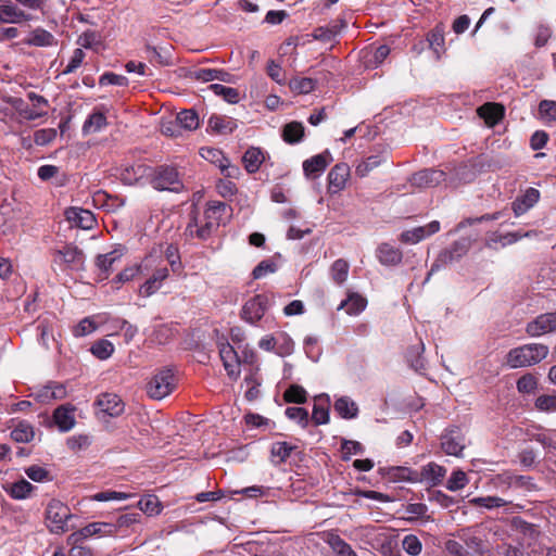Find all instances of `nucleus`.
<instances>
[{"label": "nucleus", "mask_w": 556, "mask_h": 556, "mask_svg": "<svg viewBox=\"0 0 556 556\" xmlns=\"http://www.w3.org/2000/svg\"><path fill=\"white\" fill-rule=\"evenodd\" d=\"M176 387L175 376L169 368L159 370L148 382L147 393L153 400L169 395Z\"/></svg>", "instance_id": "nucleus-5"}, {"label": "nucleus", "mask_w": 556, "mask_h": 556, "mask_svg": "<svg viewBox=\"0 0 556 556\" xmlns=\"http://www.w3.org/2000/svg\"><path fill=\"white\" fill-rule=\"evenodd\" d=\"M156 258L149 254L140 264L127 267L122 270L114 279L113 283L121 285L132 280L136 276L148 273L154 266Z\"/></svg>", "instance_id": "nucleus-15"}, {"label": "nucleus", "mask_w": 556, "mask_h": 556, "mask_svg": "<svg viewBox=\"0 0 556 556\" xmlns=\"http://www.w3.org/2000/svg\"><path fill=\"white\" fill-rule=\"evenodd\" d=\"M467 241H457L452 245L451 250L445 251L444 253L441 254V258L444 262H453L463 256L467 252Z\"/></svg>", "instance_id": "nucleus-52"}, {"label": "nucleus", "mask_w": 556, "mask_h": 556, "mask_svg": "<svg viewBox=\"0 0 556 556\" xmlns=\"http://www.w3.org/2000/svg\"><path fill=\"white\" fill-rule=\"evenodd\" d=\"M115 535V527H113L112 522H102L96 521L90 522L81 529L73 532L68 535L67 542H83L92 536L103 538V536H114Z\"/></svg>", "instance_id": "nucleus-8"}, {"label": "nucleus", "mask_w": 556, "mask_h": 556, "mask_svg": "<svg viewBox=\"0 0 556 556\" xmlns=\"http://www.w3.org/2000/svg\"><path fill=\"white\" fill-rule=\"evenodd\" d=\"M540 200V192L535 188H528L511 203V210L516 217H520L531 210Z\"/></svg>", "instance_id": "nucleus-13"}, {"label": "nucleus", "mask_w": 556, "mask_h": 556, "mask_svg": "<svg viewBox=\"0 0 556 556\" xmlns=\"http://www.w3.org/2000/svg\"><path fill=\"white\" fill-rule=\"evenodd\" d=\"M66 219L81 229H91L96 224V218L89 210L80 207H70L65 211Z\"/></svg>", "instance_id": "nucleus-20"}, {"label": "nucleus", "mask_w": 556, "mask_h": 556, "mask_svg": "<svg viewBox=\"0 0 556 556\" xmlns=\"http://www.w3.org/2000/svg\"><path fill=\"white\" fill-rule=\"evenodd\" d=\"M548 354V346L541 343H529L511 349L505 358L509 368H521L535 365Z\"/></svg>", "instance_id": "nucleus-2"}, {"label": "nucleus", "mask_w": 556, "mask_h": 556, "mask_svg": "<svg viewBox=\"0 0 556 556\" xmlns=\"http://www.w3.org/2000/svg\"><path fill=\"white\" fill-rule=\"evenodd\" d=\"M227 205L223 202H212L204 212L203 218L200 219L198 214L192 213L186 232L190 237L206 239L212 230L220 223L222 215L226 211Z\"/></svg>", "instance_id": "nucleus-1"}, {"label": "nucleus", "mask_w": 556, "mask_h": 556, "mask_svg": "<svg viewBox=\"0 0 556 556\" xmlns=\"http://www.w3.org/2000/svg\"><path fill=\"white\" fill-rule=\"evenodd\" d=\"M176 123L187 130H194L199 127V117L193 110H184L177 114Z\"/></svg>", "instance_id": "nucleus-43"}, {"label": "nucleus", "mask_w": 556, "mask_h": 556, "mask_svg": "<svg viewBox=\"0 0 556 556\" xmlns=\"http://www.w3.org/2000/svg\"><path fill=\"white\" fill-rule=\"evenodd\" d=\"M367 306V300L356 292H349L348 298L341 302L338 309H345L349 315H358Z\"/></svg>", "instance_id": "nucleus-26"}, {"label": "nucleus", "mask_w": 556, "mask_h": 556, "mask_svg": "<svg viewBox=\"0 0 556 556\" xmlns=\"http://www.w3.org/2000/svg\"><path fill=\"white\" fill-rule=\"evenodd\" d=\"M264 160L265 156L263 151L260 148L255 147L249 148L242 156L244 168L250 174L256 173L260 169Z\"/></svg>", "instance_id": "nucleus-29"}, {"label": "nucleus", "mask_w": 556, "mask_h": 556, "mask_svg": "<svg viewBox=\"0 0 556 556\" xmlns=\"http://www.w3.org/2000/svg\"><path fill=\"white\" fill-rule=\"evenodd\" d=\"M208 126L217 132L226 134L232 131L233 122L229 118L212 115L208 118Z\"/></svg>", "instance_id": "nucleus-50"}, {"label": "nucleus", "mask_w": 556, "mask_h": 556, "mask_svg": "<svg viewBox=\"0 0 556 556\" xmlns=\"http://www.w3.org/2000/svg\"><path fill=\"white\" fill-rule=\"evenodd\" d=\"M328 543L337 556H357L353 548L339 535H330Z\"/></svg>", "instance_id": "nucleus-48"}, {"label": "nucleus", "mask_w": 556, "mask_h": 556, "mask_svg": "<svg viewBox=\"0 0 556 556\" xmlns=\"http://www.w3.org/2000/svg\"><path fill=\"white\" fill-rule=\"evenodd\" d=\"M26 43L35 47H51L55 43L54 36L42 28H36L26 40Z\"/></svg>", "instance_id": "nucleus-36"}, {"label": "nucleus", "mask_w": 556, "mask_h": 556, "mask_svg": "<svg viewBox=\"0 0 556 556\" xmlns=\"http://www.w3.org/2000/svg\"><path fill=\"white\" fill-rule=\"evenodd\" d=\"M269 306L270 299L267 294H256L244 303L241 317L247 323L255 325L263 318Z\"/></svg>", "instance_id": "nucleus-7"}, {"label": "nucleus", "mask_w": 556, "mask_h": 556, "mask_svg": "<svg viewBox=\"0 0 556 556\" xmlns=\"http://www.w3.org/2000/svg\"><path fill=\"white\" fill-rule=\"evenodd\" d=\"M429 47L434 51L438 58L444 51V28L437 25L427 36Z\"/></svg>", "instance_id": "nucleus-38"}, {"label": "nucleus", "mask_w": 556, "mask_h": 556, "mask_svg": "<svg viewBox=\"0 0 556 556\" xmlns=\"http://www.w3.org/2000/svg\"><path fill=\"white\" fill-rule=\"evenodd\" d=\"M139 509L148 516L159 515L162 504L155 495H147L138 502Z\"/></svg>", "instance_id": "nucleus-42"}, {"label": "nucleus", "mask_w": 556, "mask_h": 556, "mask_svg": "<svg viewBox=\"0 0 556 556\" xmlns=\"http://www.w3.org/2000/svg\"><path fill=\"white\" fill-rule=\"evenodd\" d=\"M53 419L60 431H70L76 424L74 408L68 405L58 407L53 413Z\"/></svg>", "instance_id": "nucleus-22"}, {"label": "nucleus", "mask_w": 556, "mask_h": 556, "mask_svg": "<svg viewBox=\"0 0 556 556\" xmlns=\"http://www.w3.org/2000/svg\"><path fill=\"white\" fill-rule=\"evenodd\" d=\"M479 116L490 127L498 123L503 116V108L496 103H485L478 109Z\"/></svg>", "instance_id": "nucleus-32"}, {"label": "nucleus", "mask_w": 556, "mask_h": 556, "mask_svg": "<svg viewBox=\"0 0 556 556\" xmlns=\"http://www.w3.org/2000/svg\"><path fill=\"white\" fill-rule=\"evenodd\" d=\"M151 185L160 191L180 192L185 189L178 170L174 166L162 165L151 170Z\"/></svg>", "instance_id": "nucleus-4"}, {"label": "nucleus", "mask_w": 556, "mask_h": 556, "mask_svg": "<svg viewBox=\"0 0 556 556\" xmlns=\"http://www.w3.org/2000/svg\"><path fill=\"white\" fill-rule=\"evenodd\" d=\"M208 89H211L214 94L223 97L229 103H237L240 99L239 91L232 87H226L220 84H212Z\"/></svg>", "instance_id": "nucleus-45"}, {"label": "nucleus", "mask_w": 556, "mask_h": 556, "mask_svg": "<svg viewBox=\"0 0 556 556\" xmlns=\"http://www.w3.org/2000/svg\"><path fill=\"white\" fill-rule=\"evenodd\" d=\"M56 137L54 128L39 129L34 135V141L38 146H46Z\"/></svg>", "instance_id": "nucleus-64"}, {"label": "nucleus", "mask_w": 556, "mask_h": 556, "mask_svg": "<svg viewBox=\"0 0 556 556\" xmlns=\"http://www.w3.org/2000/svg\"><path fill=\"white\" fill-rule=\"evenodd\" d=\"M389 479L399 482V481H408V482H417L419 481L418 472L407 468V467H392L388 471Z\"/></svg>", "instance_id": "nucleus-39"}, {"label": "nucleus", "mask_w": 556, "mask_h": 556, "mask_svg": "<svg viewBox=\"0 0 556 556\" xmlns=\"http://www.w3.org/2000/svg\"><path fill=\"white\" fill-rule=\"evenodd\" d=\"M91 353L99 359L109 358L114 352V345L106 339L96 341L91 348Z\"/></svg>", "instance_id": "nucleus-46"}, {"label": "nucleus", "mask_w": 556, "mask_h": 556, "mask_svg": "<svg viewBox=\"0 0 556 556\" xmlns=\"http://www.w3.org/2000/svg\"><path fill=\"white\" fill-rule=\"evenodd\" d=\"M333 161L331 153L326 150L303 162V172L307 178L319 177Z\"/></svg>", "instance_id": "nucleus-12"}, {"label": "nucleus", "mask_w": 556, "mask_h": 556, "mask_svg": "<svg viewBox=\"0 0 556 556\" xmlns=\"http://www.w3.org/2000/svg\"><path fill=\"white\" fill-rule=\"evenodd\" d=\"M377 257L382 265L394 266L401 263L402 251L389 243H382L377 250Z\"/></svg>", "instance_id": "nucleus-25"}, {"label": "nucleus", "mask_w": 556, "mask_h": 556, "mask_svg": "<svg viewBox=\"0 0 556 556\" xmlns=\"http://www.w3.org/2000/svg\"><path fill=\"white\" fill-rule=\"evenodd\" d=\"M109 321V317L105 314L89 316L81 319L77 326L73 329V334L77 338L86 337L92 332H94L99 324H104Z\"/></svg>", "instance_id": "nucleus-21"}, {"label": "nucleus", "mask_w": 556, "mask_h": 556, "mask_svg": "<svg viewBox=\"0 0 556 556\" xmlns=\"http://www.w3.org/2000/svg\"><path fill=\"white\" fill-rule=\"evenodd\" d=\"M65 395L63 386H47L38 393V399L41 402H49L51 400L62 399Z\"/></svg>", "instance_id": "nucleus-53"}, {"label": "nucleus", "mask_w": 556, "mask_h": 556, "mask_svg": "<svg viewBox=\"0 0 556 556\" xmlns=\"http://www.w3.org/2000/svg\"><path fill=\"white\" fill-rule=\"evenodd\" d=\"M131 494L117 492V491H104L96 493L91 498L97 502H109V501H124L130 498Z\"/></svg>", "instance_id": "nucleus-58"}, {"label": "nucleus", "mask_w": 556, "mask_h": 556, "mask_svg": "<svg viewBox=\"0 0 556 556\" xmlns=\"http://www.w3.org/2000/svg\"><path fill=\"white\" fill-rule=\"evenodd\" d=\"M418 475L420 481H427L435 485L440 483L444 478L445 469L435 463H429L428 465L422 467L420 473Z\"/></svg>", "instance_id": "nucleus-33"}, {"label": "nucleus", "mask_w": 556, "mask_h": 556, "mask_svg": "<svg viewBox=\"0 0 556 556\" xmlns=\"http://www.w3.org/2000/svg\"><path fill=\"white\" fill-rule=\"evenodd\" d=\"M445 180V173L441 169H424L413 175L410 181L418 188H432Z\"/></svg>", "instance_id": "nucleus-16"}, {"label": "nucleus", "mask_w": 556, "mask_h": 556, "mask_svg": "<svg viewBox=\"0 0 556 556\" xmlns=\"http://www.w3.org/2000/svg\"><path fill=\"white\" fill-rule=\"evenodd\" d=\"M200 154L204 160L215 164L226 177L238 178L240 176V168L232 165L220 150L206 147L200 150Z\"/></svg>", "instance_id": "nucleus-9"}, {"label": "nucleus", "mask_w": 556, "mask_h": 556, "mask_svg": "<svg viewBox=\"0 0 556 556\" xmlns=\"http://www.w3.org/2000/svg\"><path fill=\"white\" fill-rule=\"evenodd\" d=\"M361 535L367 544L376 549L390 536L387 531L375 526L361 528Z\"/></svg>", "instance_id": "nucleus-28"}, {"label": "nucleus", "mask_w": 556, "mask_h": 556, "mask_svg": "<svg viewBox=\"0 0 556 556\" xmlns=\"http://www.w3.org/2000/svg\"><path fill=\"white\" fill-rule=\"evenodd\" d=\"M350 176V167L345 163L334 165L328 174V189L331 193H338L344 189Z\"/></svg>", "instance_id": "nucleus-17"}, {"label": "nucleus", "mask_w": 556, "mask_h": 556, "mask_svg": "<svg viewBox=\"0 0 556 556\" xmlns=\"http://www.w3.org/2000/svg\"><path fill=\"white\" fill-rule=\"evenodd\" d=\"M535 407L541 412H556V395H541L535 400Z\"/></svg>", "instance_id": "nucleus-62"}, {"label": "nucleus", "mask_w": 556, "mask_h": 556, "mask_svg": "<svg viewBox=\"0 0 556 556\" xmlns=\"http://www.w3.org/2000/svg\"><path fill=\"white\" fill-rule=\"evenodd\" d=\"M466 446V439L458 428L446 430L441 435V447L447 455L459 457Z\"/></svg>", "instance_id": "nucleus-10"}, {"label": "nucleus", "mask_w": 556, "mask_h": 556, "mask_svg": "<svg viewBox=\"0 0 556 556\" xmlns=\"http://www.w3.org/2000/svg\"><path fill=\"white\" fill-rule=\"evenodd\" d=\"M84 59L85 52L80 48L75 49L68 64L63 70V74L67 75L75 72L83 64Z\"/></svg>", "instance_id": "nucleus-63"}, {"label": "nucleus", "mask_w": 556, "mask_h": 556, "mask_svg": "<svg viewBox=\"0 0 556 556\" xmlns=\"http://www.w3.org/2000/svg\"><path fill=\"white\" fill-rule=\"evenodd\" d=\"M35 486L25 479L12 483L5 491L14 500H26L30 496Z\"/></svg>", "instance_id": "nucleus-35"}, {"label": "nucleus", "mask_w": 556, "mask_h": 556, "mask_svg": "<svg viewBox=\"0 0 556 556\" xmlns=\"http://www.w3.org/2000/svg\"><path fill=\"white\" fill-rule=\"evenodd\" d=\"M290 88L298 93H309L315 88V80L308 77L295 78L290 81Z\"/></svg>", "instance_id": "nucleus-57"}, {"label": "nucleus", "mask_w": 556, "mask_h": 556, "mask_svg": "<svg viewBox=\"0 0 556 556\" xmlns=\"http://www.w3.org/2000/svg\"><path fill=\"white\" fill-rule=\"evenodd\" d=\"M286 416L296 421L302 427H305L308 424V413L305 408L302 407H288L286 409Z\"/></svg>", "instance_id": "nucleus-60"}, {"label": "nucleus", "mask_w": 556, "mask_h": 556, "mask_svg": "<svg viewBox=\"0 0 556 556\" xmlns=\"http://www.w3.org/2000/svg\"><path fill=\"white\" fill-rule=\"evenodd\" d=\"M304 136V127L301 123L291 122L283 128V139L288 143H296Z\"/></svg>", "instance_id": "nucleus-44"}, {"label": "nucleus", "mask_w": 556, "mask_h": 556, "mask_svg": "<svg viewBox=\"0 0 556 556\" xmlns=\"http://www.w3.org/2000/svg\"><path fill=\"white\" fill-rule=\"evenodd\" d=\"M440 230V223L432 220L426 226L416 227L401 233V241L408 244H416L425 238L438 232Z\"/></svg>", "instance_id": "nucleus-14"}, {"label": "nucleus", "mask_w": 556, "mask_h": 556, "mask_svg": "<svg viewBox=\"0 0 556 556\" xmlns=\"http://www.w3.org/2000/svg\"><path fill=\"white\" fill-rule=\"evenodd\" d=\"M554 331H556V311L539 315L526 327V332L530 337H540Z\"/></svg>", "instance_id": "nucleus-11"}, {"label": "nucleus", "mask_w": 556, "mask_h": 556, "mask_svg": "<svg viewBox=\"0 0 556 556\" xmlns=\"http://www.w3.org/2000/svg\"><path fill=\"white\" fill-rule=\"evenodd\" d=\"M219 356L223 361L225 370L231 379H237L240 375V362L235 349L229 344H222Z\"/></svg>", "instance_id": "nucleus-18"}, {"label": "nucleus", "mask_w": 556, "mask_h": 556, "mask_svg": "<svg viewBox=\"0 0 556 556\" xmlns=\"http://www.w3.org/2000/svg\"><path fill=\"white\" fill-rule=\"evenodd\" d=\"M106 126V117L101 112H93L85 121L83 125V132L85 135L101 131Z\"/></svg>", "instance_id": "nucleus-37"}, {"label": "nucleus", "mask_w": 556, "mask_h": 556, "mask_svg": "<svg viewBox=\"0 0 556 556\" xmlns=\"http://www.w3.org/2000/svg\"><path fill=\"white\" fill-rule=\"evenodd\" d=\"M73 517L67 505L59 500H51L46 508V522L49 531L62 534L68 531V520Z\"/></svg>", "instance_id": "nucleus-3"}, {"label": "nucleus", "mask_w": 556, "mask_h": 556, "mask_svg": "<svg viewBox=\"0 0 556 556\" xmlns=\"http://www.w3.org/2000/svg\"><path fill=\"white\" fill-rule=\"evenodd\" d=\"M470 503L478 507H484L486 509L502 507L507 504V502L498 496H483V497H475L470 501Z\"/></svg>", "instance_id": "nucleus-54"}, {"label": "nucleus", "mask_w": 556, "mask_h": 556, "mask_svg": "<svg viewBox=\"0 0 556 556\" xmlns=\"http://www.w3.org/2000/svg\"><path fill=\"white\" fill-rule=\"evenodd\" d=\"M468 483V478L466 472L463 470H455L452 472L451 477L446 482L447 490L452 492H456L458 490L464 489Z\"/></svg>", "instance_id": "nucleus-51"}, {"label": "nucleus", "mask_w": 556, "mask_h": 556, "mask_svg": "<svg viewBox=\"0 0 556 556\" xmlns=\"http://www.w3.org/2000/svg\"><path fill=\"white\" fill-rule=\"evenodd\" d=\"M402 547L408 555L417 556L421 553L422 544L416 535L408 534L403 538Z\"/></svg>", "instance_id": "nucleus-55"}, {"label": "nucleus", "mask_w": 556, "mask_h": 556, "mask_svg": "<svg viewBox=\"0 0 556 556\" xmlns=\"http://www.w3.org/2000/svg\"><path fill=\"white\" fill-rule=\"evenodd\" d=\"M329 395L320 394L315 397L312 418L316 425H326L329 422Z\"/></svg>", "instance_id": "nucleus-27"}, {"label": "nucleus", "mask_w": 556, "mask_h": 556, "mask_svg": "<svg viewBox=\"0 0 556 556\" xmlns=\"http://www.w3.org/2000/svg\"><path fill=\"white\" fill-rule=\"evenodd\" d=\"M140 514L137 513L121 515L116 519V522L113 523V527H115V535L117 534L118 531L138 523L140 521Z\"/></svg>", "instance_id": "nucleus-56"}, {"label": "nucleus", "mask_w": 556, "mask_h": 556, "mask_svg": "<svg viewBox=\"0 0 556 556\" xmlns=\"http://www.w3.org/2000/svg\"><path fill=\"white\" fill-rule=\"evenodd\" d=\"M28 18L29 16L15 4L10 3L0 5L1 23H21L22 21H26Z\"/></svg>", "instance_id": "nucleus-34"}, {"label": "nucleus", "mask_w": 556, "mask_h": 556, "mask_svg": "<svg viewBox=\"0 0 556 556\" xmlns=\"http://www.w3.org/2000/svg\"><path fill=\"white\" fill-rule=\"evenodd\" d=\"M99 409L110 417H117L123 414L125 405L118 395L113 393L101 394L97 400Z\"/></svg>", "instance_id": "nucleus-19"}, {"label": "nucleus", "mask_w": 556, "mask_h": 556, "mask_svg": "<svg viewBox=\"0 0 556 556\" xmlns=\"http://www.w3.org/2000/svg\"><path fill=\"white\" fill-rule=\"evenodd\" d=\"M123 256L122 249H115L109 253L98 255L96 265L99 269L101 279H106L113 268V265Z\"/></svg>", "instance_id": "nucleus-24"}, {"label": "nucleus", "mask_w": 556, "mask_h": 556, "mask_svg": "<svg viewBox=\"0 0 556 556\" xmlns=\"http://www.w3.org/2000/svg\"><path fill=\"white\" fill-rule=\"evenodd\" d=\"M388 161V153L386 151L374 154L362 161L355 168V173L359 177L367 176L372 169Z\"/></svg>", "instance_id": "nucleus-31"}, {"label": "nucleus", "mask_w": 556, "mask_h": 556, "mask_svg": "<svg viewBox=\"0 0 556 556\" xmlns=\"http://www.w3.org/2000/svg\"><path fill=\"white\" fill-rule=\"evenodd\" d=\"M332 280L342 285L348 279L349 275V263L342 258L334 261L330 269Z\"/></svg>", "instance_id": "nucleus-47"}, {"label": "nucleus", "mask_w": 556, "mask_h": 556, "mask_svg": "<svg viewBox=\"0 0 556 556\" xmlns=\"http://www.w3.org/2000/svg\"><path fill=\"white\" fill-rule=\"evenodd\" d=\"M536 386L538 379L531 374L523 375L517 381V389L521 393H532Z\"/></svg>", "instance_id": "nucleus-59"}, {"label": "nucleus", "mask_w": 556, "mask_h": 556, "mask_svg": "<svg viewBox=\"0 0 556 556\" xmlns=\"http://www.w3.org/2000/svg\"><path fill=\"white\" fill-rule=\"evenodd\" d=\"M34 437V428L26 421H20L11 432V438L18 443H28Z\"/></svg>", "instance_id": "nucleus-40"}, {"label": "nucleus", "mask_w": 556, "mask_h": 556, "mask_svg": "<svg viewBox=\"0 0 556 556\" xmlns=\"http://www.w3.org/2000/svg\"><path fill=\"white\" fill-rule=\"evenodd\" d=\"M306 396H307V393H306L305 389L299 384H292L291 387H289L286 390V392L283 394L286 402L296 403V404L305 403Z\"/></svg>", "instance_id": "nucleus-49"}, {"label": "nucleus", "mask_w": 556, "mask_h": 556, "mask_svg": "<svg viewBox=\"0 0 556 556\" xmlns=\"http://www.w3.org/2000/svg\"><path fill=\"white\" fill-rule=\"evenodd\" d=\"M333 408L344 419H353L358 415L357 404L349 396H340L336 400Z\"/></svg>", "instance_id": "nucleus-30"}, {"label": "nucleus", "mask_w": 556, "mask_h": 556, "mask_svg": "<svg viewBox=\"0 0 556 556\" xmlns=\"http://www.w3.org/2000/svg\"><path fill=\"white\" fill-rule=\"evenodd\" d=\"M151 175V168L143 164H134L126 166L121 173V180L125 185L132 186L142 178Z\"/></svg>", "instance_id": "nucleus-23"}, {"label": "nucleus", "mask_w": 556, "mask_h": 556, "mask_svg": "<svg viewBox=\"0 0 556 556\" xmlns=\"http://www.w3.org/2000/svg\"><path fill=\"white\" fill-rule=\"evenodd\" d=\"M294 446L287 442H275L271 445L270 454L271 460L275 464H280L287 460L293 451Z\"/></svg>", "instance_id": "nucleus-41"}, {"label": "nucleus", "mask_w": 556, "mask_h": 556, "mask_svg": "<svg viewBox=\"0 0 556 556\" xmlns=\"http://www.w3.org/2000/svg\"><path fill=\"white\" fill-rule=\"evenodd\" d=\"M539 113L546 121H556V102L552 100H543L539 104Z\"/></svg>", "instance_id": "nucleus-61"}, {"label": "nucleus", "mask_w": 556, "mask_h": 556, "mask_svg": "<svg viewBox=\"0 0 556 556\" xmlns=\"http://www.w3.org/2000/svg\"><path fill=\"white\" fill-rule=\"evenodd\" d=\"M151 254L156 258V261L152 269L143 274L147 276L149 275V278L139 288V294L144 298L156 293L169 275L168 268L162 264L161 255L156 253Z\"/></svg>", "instance_id": "nucleus-6"}]
</instances>
